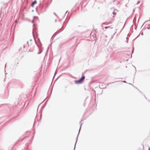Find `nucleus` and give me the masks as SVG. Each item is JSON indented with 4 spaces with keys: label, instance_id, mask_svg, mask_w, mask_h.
<instances>
[{
    "label": "nucleus",
    "instance_id": "nucleus-1",
    "mask_svg": "<svg viewBox=\"0 0 150 150\" xmlns=\"http://www.w3.org/2000/svg\"><path fill=\"white\" fill-rule=\"evenodd\" d=\"M85 77L84 76H83L82 77L78 80L75 81V83L76 84H80L82 83L84 80Z\"/></svg>",
    "mask_w": 150,
    "mask_h": 150
},
{
    "label": "nucleus",
    "instance_id": "nucleus-2",
    "mask_svg": "<svg viewBox=\"0 0 150 150\" xmlns=\"http://www.w3.org/2000/svg\"><path fill=\"white\" fill-rule=\"evenodd\" d=\"M37 3V1H35L34 2H33L31 4V6L32 7H34V5L36 4Z\"/></svg>",
    "mask_w": 150,
    "mask_h": 150
},
{
    "label": "nucleus",
    "instance_id": "nucleus-3",
    "mask_svg": "<svg viewBox=\"0 0 150 150\" xmlns=\"http://www.w3.org/2000/svg\"><path fill=\"white\" fill-rule=\"evenodd\" d=\"M113 14H116V13H115V12H113Z\"/></svg>",
    "mask_w": 150,
    "mask_h": 150
},
{
    "label": "nucleus",
    "instance_id": "nucleus-4",
    "mask_svg": "<svg viewBox=\"0 0 150 150\" xmlns=\"http://www.w3.org/2000/svg\"><path fill=\"white\" fill-rule=\"evenodd\" d=\"M108 27H105V28H108Z\"/></svg>",
    "mask_w": 150,
    "mask_h": 150
}]
</instances>
